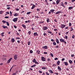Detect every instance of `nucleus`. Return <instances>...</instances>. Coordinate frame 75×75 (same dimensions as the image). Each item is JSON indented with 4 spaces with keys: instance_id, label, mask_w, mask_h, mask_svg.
I'll return each instance as SVG.
<instances>
[{
    "instance_id": "f257e3e1",
    "label": "nucleus",
    "mask_w": 75,
    "mask_h": 75,
    "mask_svg": "<svg viewBox=\"0 0 75 75\" xmlns=\"http://www.w3.org/2000/svg\"><path fill=\"white\" fill-rule=\"evenodd\" d=\"M60 41L62 42H64L65 44H67V42H66L64 39H60Z\"/></svg>"
},
{
    "instance_id": "f03ea898",
    "label": "nucleus",
    "mask_w": 75,
    "mask_h": 75,
    "mask_svg": "<svg viewBox=\"0 0 75 75\" xmlns=\"http://www.w3.org/2000/svg\"><path fill=\"white\" fill-rule=\"evenodd\" d=\"M18 20V18H15L12 20V21H14V22H16V21H17Z\"/></svg>"
},
{
    "instance_id": "7ed1b4c3",
    "label": "nucleus",
    "mask_w": 75,
    "mask_h": 75,
    "mask_svg": "<svg viewBox=\"0 0 75 75\" xmlns=\"http://www.w3.org/2000/svg\"><path fill=\"white\" fill-rule=\"evenodd\" d=\"M41 59L42 61H43V62H45V58L44 57H41Z\"/></svg>"
},
{
    "instance_id": "20e7f679",
    "label": "nucleus",
    "mask_w": 75,
    "mask_h": 75,
    "mask_svg": "<svg viewBox=\"0 0 75 75\" xmlns=\"http://www.w3.org/2000/svg\"><path fill=\"white\" fill-rule=\"evenodd\" d=\"M47 29H48V27H47L46 26L43 27L42 28V29L43 30H47Z\"/></svg>"
},
{
    "instance_id": "39448f33",
    "label": "nucleus",
    "mask_w": 75,
    "mask_h": 75,
    "mask_svg": "<svg viewBox=\"0 0 75 75\" xmlns=\"http://www.w3.org/2000/svg\"><path fill=\"white\" fill-rule=\"evenodd\" d=\"M14 58L15 60H16L17 59V55L16 54H15L14 55Z\"/></svg>"
},
{
    "instance_id": "423d86ee",
    "label": "nucleus",
    "mask_w": 75,
    "mask_h": 75,
    "mask_svg": "<svg viewBox=\"0 0 75 75\" xmlns=\"http://www.w3.org/2000/svg\"><path fill=\"white\" fill-rule=\"evenodd\" d=\"M61 28H64V27H65V26H66V25H65L64 24H61Z\"/></svg>"
},
{
    "instance_id": "0eeeda50",
    "label": "nucleus",
    "mask_w": 75,
    "mask_h": 75,
    "mask_svg": "<svg viewBox=\"0 0 75 75\" xmlns=\"http://www.w3.org/2000/svg\"><path fill=\"white\" fill-rule=\"evenodd\" d=\"M33 35L34 36H36V35H37V36H38V34L37 33V32L34 33H33Z\"/></svg>"
},
{
    "instance_id": "6e6552de",
    "label": "nucleus",
    "mask_w": 75,
    "mask_h": 75,
    "mask_svg": "<svg viewBox=\"0 0 75 75\" xmlns=\"http://www.w3.org/2000/svg\"><path fill=\"white\" fill-rule=\"evenodd\" d=\"M59 2H60V0H57L56 1V4L57 5L59 3Z\"/></svg>"
},
{
    "instance_id": "1a4fd4ad",
    "label": "nucleus",
    "mask_w": 75,
    "mask_h": 75,
    "mask_svg": "<svg viewBox=\"0 0 75 75\" xmlns=\"http://www.w3.org/2000/svg\"><path fill=\"white\" fill-rule=\"evenodd\" d=\"M22 27H23V28H25V29H26V26H25V25L22 24Z\"/></svg>"
},
{
    "instance_id": "9d476101",
    "label": "nucleus",
    "mask_w": 75,
    "mask_h": 75,
    "mask_svg": "<svg viewBox=\"0 0 75 75\" xmlns=\"http://www.w3.org/2000/svg\"><path fill=\"white\" fill-rule=\"evenodd\" d=\"M40 51L39 50H36V53H37L38 54H40Z\"/></svg>"
},
{
    "instance_id": "9b49d317",
    "label": "nucleus",
    "mask_w": 75,
    "mask_h": 75,
    "mask_svg": "<svg viewBox=\"0 0 75 75\" xmlns=\"http://www.w3.org/2000/svg\"><path fill=\"white\" fill-rule=\"evenodd\" d=\"M63 63H64V64H65V65L66 66H67V65H68V62H63Z\"/></svg>"
},
{
    "instance_id": "f8f14e48",
    "label": "nucleus",
    "mask_w": 75,
    "mask_h": 75,
    "mask_svg": "<svg viewBox=\"0 0 75 75\" xmlns=\"http://www.w3.org/2000/svg\"><path fill=\"white\" fill-rule=\"evenodd\" d=\"M58 69H59V71H61L62 70L61 68V67H60L59 66L58 67Z\"/></svg>"
},
{
    "instance_id": "ddd939ff",
    "label": "nucleus",
    "mask_w": 75,
    "mask_h": 75,
    "mask_svg": "<svg viewBox=\"0 0 75 75\" xmlns=\"http://www.w3.org/2000/svg\"><path fill=\"white\" fill-rule=\"evenodd\" d=\"M28 45H30L31 44V41H30V40L28 41Z\"/></svg>"
},
{
    "instance_id": "4468645a",
    "label": "nucleus",
    "mask_w": 75,
    "mask_h": 75,
    "mask_svg": "<svg viewBox=\"0 0 75 75\" xmlns=\"http://www.w3.org/2000/svg\"><path fill=\"white\" fill-rule=\"evenodd\" d=\"M56 41L57 43L59 44V40H58V39H56Z\"/></svg>"
},
{
    "instance_id": "2eb2a0df",
    "label": "nucleus",
    "mask_w": 75,
    "mask_h": 75,
    "mask_svg": "<svg viewBox=\"0 0 75 75\" xmlns=\"http://www.w3.org/2000/svg\"><path fill=\"white\" fill-rule=\"evenodd\" d=\"M48 71L50 72V73H51V74H53L54 73L53 72V71H52L51 70H48Z\"/></svg>"
},
{
    "instance_id": "dca6fc26",
    "label": "nucleus",
    "mask_w": 75,
    "mask_h": 75,
    "mask_svg": "<svg viewBox=\"0 0 75 75\" xmlns=\"http://www.w3.org/2000/svg\"><path fill=\"white\" fill-rule=\"evenodd\" d=\"M18 13H15L14 15V16H18Z\"/></svg>"
},
{
    "instance_id": "f3484780",
    "label": "nucleus",
    "mask_w": 75,
    "mask_h": 75,
    "mask_svg": "<svg viewBox=\"0 0 75 75\" xmlns=\"http://www.w3.org/2000/svg\"><path fill=\"white\" fill-rule=\"evenodd\" d=\"M59 64H60V61H58L57 62V64L58 65H59Z\"/></svg>"
},
{
    "instance_id": "a211bd4d",
    "label": "nucleus",
    "mask_w": 75,
    "mask_h": 75,
    "mask_svg": "<svg viewBox=\"0 0 75 75\" xmlns=\"http://www.w3.org/2000/svg\"><path fill=\"white\" fill-rule=\"evenodd\" d=\"M51 13H54V11H55V10L54 9H51L50 10Z\"/></svg>"
},
{
    "instance_id": "6ab92c4d",
    "label": "nucleus",
    "mask_w": 75,
    "mask_h": 75,
    "mask_svg": "<svg viewBox=\"0 0 75 75\" xmlns=\"http://www.w3.org/2000/svg\"><path fill=\"white\" fill-rule=\"evenodd\" d=\"M73 8V7H70L69 8V10H72V8Z\"/></svg>"
},
{
    "instance_id": "aec40b11",
    "label": "nucleus",
    "mask_w": 75,
    "mask_h": 75,
    "mask_svg": "<svg viewBox=\"0 0 75 75\" xmlns=\"http://www.w3.org/2000/svg\"><path fill=\"white\" fill-rule=\"evenodd\" d=\"M35 7V5H33L32 8H31V9H34V7Z\"/></svg>"
},
{
    "instance_id": "412c9836",
    "label": "nucleus",
    "mask_w": 75,
    "mask_h": 75,
    "mask_svg": "<svg viewBox=\"0 0 75 75\" xmlns=\"http://www.w3.org/2000/svg\"><path fill=\"white\" fill-rule=\"evenodd\" d=\"M47 23H49V21H50V19L49 18H47Z\"/></svg>"
},
{
    "instance_id": "4be33fe9",
    "label": "nucleus",
    "mask_w": 75,
    "mask_h": 75,
    "mask_svg": "<svg viewBox=\"0 0 75 75\" xmlns=\"http://www.w3.org/2000/svg\"><path fill=\"white\" fill-rule=\"evenodd\" d=\"M42 69H47V67H43L42 68Z\"/></svg>"
},
{
    "instance_id": "5701e85b",
    "label": "nucleus",
    "mask_w": 75,
    "mask_h": 75,
    "mask_svg": "<svg viewBox=\"0 0 75 75\" xmlns=\"http://www.w3.org/2000/svg\"><path fill=\"white\" fill-rule=\"evenodd\" d=\"M69 62L70 64H71L72 63V60H69Z\"/></svg>"
},
{
    "instance_id": "b1692460",
    "label": "nucleus",
    "mask_w": 75,
    "mask_h": 75,
    "mask_svg": "<svg viewBox=\"0 0 75 75\" xmlns=\"http://www.w3.org/2000/svg\"><path fill=\"white\" fill-rule=\"evenodd\" d=\"M11 41L12 42H14L15 41V40H14V38H13L12 39Z\"/></svg>"
},
{
    "instance_id": "393cba45",
    "label": "nucleus",
    "mask_w": 75,
    "mask_h": 75,
    "mask_svg": "<svg viewBox=\"0 0 75 75\" xmlns=\"http://www.w3.org/2000/svg\"><path fill=\"white\" fill-rule=\"evenodd\" d=\"M44 48H45V49H46V50H47V49L48 48V47H47V46H45L44 47Z\"/></svg>"
},
{
    "instance_id": "a878e982",
    "label": "nucleus",
    "mask_w": 75,
    "mask_h": 75,
    "mask_svg": "<svg viewBox=\"0 0 75 75\" xmlns=\"http://www.w3.org/2000/svg\"><path fill=\"white\" fill-rule=\"evenodd\" d=\"M44 33L43 34L44 36L45 37L47 35V33H45V32H44Z\"/></svg>"
},
{
    "instance_id": "bb28decb",
    "label": "nucleus",
    "mask_w": 75,
    "mask_h": 75,
    "mask_svg": "<svg viewBox=\"0 0 75 75\" xmlns=\"http://www.w3.org/2000/svg\"><path fill=\"white\" fill-rule=\"evenodd\" d=\"M30 54H33V51L32 50H30Z\"/></svg>"
},
{
    "instance_id": "cd10ccee",
    "label": "nucleus",
    "mask_w": 75,
    "mask_h": 75,
    "mask_svg": "<svg viewBox=\"0 0 75 75\" xmlns=\"http://www.w3.org/2000/svg\"><path fill=\"white\" fill-rule=\"evenodd\" d=\"M64 38L66 39V40H68V36H65L64 37Z\"/></svg>"
},
{
    "instance_id": "c85d7f7f",
    "label": "nucleus",
    "mask_w": 75,
    "mask_h": 75,
    "mask_svg": "<svg viewBox=\"0 0 75 75\" xmlns=\"http://www.w3.org/2000/svg\"><path fill=\"white\" fill-rule=\"evenodd\" d=\"M53 45H56L57 44L56 43V42H55L54 41L53 42Z\"/></svg>"
},
{
    "instance_id": "c756f323",
    "label": "nucleus",
    "mask_w": 75,
    "mask_h": 75,
    "mask_svg": "<svg viewBox=\"0 0 75 75\" xmlns=\"http://www.w3.org/2000/svg\"><path fill=\"white\" fill-rule=\"evenodd\" d=\"M47 33H49L50 34H52V32L50 31V30H47Z\"/></svg>"
},
{
    "instance_id": "7c9ffc66",
    "label": "nucleus",
    "mask_w": 75,
    "mask_h": 75,
    "mask_svg": "<svg viewBox=\"0 0 75 75\" xmlns=\"http://www.w3.org/2000/svg\"><path fill=\"white\" fill-rule=\"evenodd\" d=\"M36 66V65L35 64H34L31 66V68H34V67H35Z\"/></svg>"
},
{
    "instance_id": "2f4dec72",
    "label": "nucleus",
    "mask_w": 75,
    "mask_h": 75,
    "mask_svg": "<svg viewBox=\"0 0 75 75\" xmlns=\"http://www.w3.org/2000/svg\"><path fill=\"white\" fill-rule=\"evenodd\" d=\"M36 61V60L35 59H34L33 61V62H35Z\"/></svg>"
},
{
    "instance_id": "473e14b6",
    "label": "nucleus",
    "mask_w": 75,
    "mask_h": 75,
    "mask_svg": "<svg viewBox=\"0 0 75 75\" xmlns=\"http://www.w3.org/2000/svg\"><path fill=\"white\" fill-rule=\"evenodd\" d=\"M51 61V60H50V59L49 58H48L47 59V61L48 62H50Z\"/></svg>"
},
{
    "instance_id": "72a5a7b5",
    "label": "nucleus",
    "mask_w": 75,
    "mask_h": 75,
    "mask_svg": "<svg viewBox=\"0 0 75 75\" xmlns=\"http://www.w3.org/2000/svg\"><path fill=\"white\" fill-rule=\"evenodd\" d=\"M50 55H51V56H52V57H54L53 54H52V53H50Z\"/></svg>"
},
{
    "instance_id": "f704fd0d",
    "label": "nucleus",
    "mask_w": 75,
    "mask_h": 75,
    "mask_svg": "<svg viewBox=\"0 0 75 75\" xmlns=\"http://www.w3.org/2000/svg\"><path fill=\"white\" fill-rule=\"evenodd\" d=\"M35 18H39V17L37 16H35Z\"/></svg>"
},
{
    "instance_id": "c9c22d12",
    "label": "nucleus",
    "mask_w": 75,
    "mask_h": 75,
    "mask_svg": "<svg viewBox=\"0 0 75 75\" xmlns=\"http://www.w3.org/2000/svg\"><path fill=\"white\" fill-rule=\"evenodd\" d=\"M6 23L7 25L8 26H9V23H8V22H6Z\"/></svg>"
},
{
    "instance_id": "e433bc0d",
    "label": "nucleus",
    "mask_w": 75,
    "mask_h": 75,
    "mask_svg": "<svg viewBox=\"0 0 75 75\" xmlns=\"http://www.w3.org/2000/svg\"><path fill=\"white\" fill-rule=\"evenodd\" d=\"M3 12H4L3 11H0V14H2V13H3Z\"/></svg>"
},
{
    "instance_id": "4c0bfd02",
    "label": "nucleus",
    "mask_w": 75,
    "mask_h": 75,
    "mask_svg": "<svg viewBox=\"0 0 75 75\" xmlns=\"http://www.w3.org/2000/svg\"><path fill=\"white\" fill-rule=\"evenodd\" d=\"M56 66H57V65H56V64H53L52 67H56Z\"/></svg>"
},
{
    "instance_id": "58836bf2",
    "label": "nucleus",
    "mask_w": 75,
    "mask_h": 75,
    "mask_svg": "<svg viewBox=\"0 0 75 75\" xmlns=\"http://www.w3.org/2000/svg\"><path fill=\"white\" fill-rule=\"evenodd\" d=\"M16 11H19V9H18L17 8H16Z\"/></svg>"
},
{
    "instance_id": "ea45409f",
    "label": "nucleus",
    "mask_w": 75,
    "mask_h": 75,
    "mask_svg": "<svg viewBox=\"0 0 75 75\" xmlns=\"http://www.w3.org/2000/svg\"><path fill=\"white\" fill-rule=\"evenodd\" d=\"M6 59H6V58H3V59H2V60H6Z\"/></svg>"
},
{
    "instance_id": "a19ab883",
    "label": "nucleus",
    "mask_w": 75,
    "mask_h": 75,
    "mask_svg": "<svg viewBox=\"0 0 75 75\" xmlns=\"http://www.w3.org/2000/svg\"><path fill=\"white\" fill-rule=\"evenodd\" d=\"M31 13V12H28L27 13V14H29Z\"/></svg>"
},
{
    "instance_id": "79ce46f5",
    "label": "nucleus",
    "mask_w": 75,
    "mask_h": 75,
    "mask_svg": "<svg viewBox=\"0 0 75 75\" xmlns=\"http://www.w3.org/2000/svg\"><path fill=\"white\" fill-rule=\"evenodd\" d=\"M71 30H70L71 31H73V28L72 27H71Z\"/></svg>"
},
{
    "instance_id": "37998d69",
    "label": "nucleus",
    "mask_w": 75,
    "mask_h": 75,
    "mask_svg": "<svg viewBox=\"0 0 75 75\" xmlns=\"http://www.w3.org/2000/svg\"><path fill=\"white\" fill-rule=\"evenodd\" d=\"M35 63L36 64H39L38 62L36 61L35 62Z\"/></svg>"
},
{
    "instance_id": "c03bdc74",
    "label": "nucleus",
    "mask_w": 75,
    "mask_h": 75,
    "mask_svg": "<svg viewBox=\"0 0 75 75\" xmlns=\"http://www.w3.org/2000/svg\"><path fill=\"white\" fill-rule=\"evenodd\" d=\"M28 34H29V35H30V34H31V31H29V32H28Z\"/></svg>"
},
{
    "instance_id": "a18cd8bd",
    "label": "nucleus",
    "mask_w": 75,
    "mask_h": 75,
    "mask_svg": "<svg viewBox=\"0 0 75 75\" xmlns=\"http://www.w3.org/2000/svg\"><path fill=\"white\" fill-rule=\"evenodd\" d=\"M7 21H2V22L3 23H6Z\"/></svg>"
},
{
    "instance_id": "49530a36",
    "label": "nucleus",
    "mask_w": 75,
    "mask_h": 75,
    "mask_svg": "<svg viewBox=\"0 0 75 75\" xmlns=\"http://www.w3.org/2000/svg\"><path fill=\"white\" fill-rule=\"evenodd\" d=\"M71 25H72V24H71V23H69V27H71Z\"/></svg>"
},
{
    "instance_id": "de8ad7c7",
    "label": "nucleus",
    "mask_w": 75,
    "mask_h": 75,
    "mask_svg": "<svg viewBox=\"0 0 75 75\" xmlns=\"http://www.w3.org/2000/svg\"><path fill=\"white\" fill-rule=\"evenodd\" d=\"M39 72V73H40V74H42V72L41 71L39 70L38 71Z\"/></svg>"
},
{
    "instance_id": "09e8293b",
    "label": "nucleus",
    "mask_w": 75,
    "mask_h": 75,
    "mask_svg": "<svg viewBox=\"0 0 75 75\" xmlns=\"http://www.w3.org/2000/svg\"><path fill=\"white\" fill-rule=\"evenodd\" d=\"M72 38H74V37H75V35H73L72 36Z\"/></svg>"
},
{
    "instance_id": "8fccbe9b",
    "label": "nucleus",
    "mask_w": 75,
    "mask_h": 75,
    "mask_svg": "<svg viewBox=\"0 0 75 75\" xmlns=\"http://www.w3.org/2000/svg\"><path fill=\"white\" fill-rule=\"evenodd\" d=\"M52 2H53L52 3V4H54V5L56 3H55V2H54L53 1Z\"/></svg>"
},
{
    "instance_id": "3c124183",
    "label": "nucleus",
    "mask_w": 75,
    "mask_h": 75,
    "mask_svg": "<svg viewBox=\"0 0 75 75\" xmlns=\"http://www.w3.org/2000/svg\"><path fill=\"white\" fill-rule=\"evenodd\" d=\"M46 74L47 75H50V74H48V73L47 72H46Z\"/></svg>"
},
{
    "instance_id": "603ef678",
    "label": "nucleus",
    "mask_w": 75,
    "mask_h": 75,
    "mask_svg": "<svg viewBox=\"0 0 75 75\" xmlns=\"http://www.w3.org/2000/svg\"><path fill=\"white\" fill-rule=\"evenodd\" d=\"M16 39H18V40H20V38L19 37H16Z\"/></svg>"
},
{
    "instance_id": "864d4df0",
    "label": "nucleus",
    "mask_w": 75,
    "mask_h": 75,
    "mask_svg": "<svg viewBox=\"0 0 75 75\" xmlns=\"http://www.w3.org/2000/svg\"><path fill=\"white\" fill-rule=\"evenodd\" d=\"M10 14L11 16H12V12L11 11H10Z\"/></svg>"
},
{
    "instance_id": "5fc2aeb1",
    "label": "nucleus",
    "mask_w": 75,
    "mask_h": 75,
    "mask_svg": "<svg viewBox=\"0 0 75 75\" xmlns=\"http://www.w3.org/2000/svg\"><path fill=\"white\" fill-rule=\"evenodd\" d=\"M64 4H65V5H67V4H68V3H67V2H65Z\"/></svg>"
},
{
    "instance_id": "6e6d98bb",
    "label": "nucleus",
    "mask_w": 75,
    "mask_h": 75,
    "mask_svg": "<svg viewBox=\"0 0 75 75\" xmlns=\"http://www.w3.org/2000/svg\"><path fill=\"white\" fill-rule=\"evenodd\" d=\"M2 27L4 28H6V27H5V26L4 25L2 26Z\"/></svg>"
},
{
    "instance_id": "4d7b16f0",
    "label": "nucleus",
    "mask_w": 75,
    "mask_h": 75,
    "mask_svg": "<svg viewBox=\"0 0 75 75\" xmlns=\"http://www.w3.org/2000/svg\"><path fill=\"white\" fill-rule=\"evenodd\" d=\"M56 14H59V12L58 11L56 13Z\"/></svg>"
},
{
    "instance_id": "13d9d810",
    "label": "nucleus",
    "mask_w": 75,
    "mask_h": 75,
    "mask_svg": "<svg viewBox=\"0 0 75 75\" xmlns=\"http://www.w3.org/2000/svg\"><path fill=\"white\" fill-rule=\"evenodd\" d=\"M13 66H12L10 69V71H11V70L12 69V68H13Z\"/></svg>"
},
{
    "instance_id": "bf43d9fd",
    "label": "nucleus",
    "mask_w": 75,
    "mask_h": 75,
    "mask_svg": "<svg viewBox=\"0 0 75 75\" xmlns=\"http://www.w3.org/2000/svg\"><path fill=\"white\" fill-rule=\"evenodd\" d=\"M61 6H64V3H62Z\"/></svg>"
},
{
    "instance_id": "052dcab7",
    "label": "nucleus",
    "mask_w": 75,
    "mask_h": 75,
    "mask_svg": "<svg viewBox=\"0 0 75 75\" xmlns=\"http://www.w3.org/2000/svg\"><path fill=\"white\" fill-rule=\"evenodd\" d=\"M72 3H74V1H75V0H71Z\"/></svg>"
},
{
    "instance_id": "680f3d73",
    "label": "nucleus",
    "mask_w": 75,
    "mask_h": 75,
    "mask_svg": "<svg viewBox=\"0 0 75 75\" xmlns=\"http://www.w3.org/2000/svg\"><path fill=\"white\" fill-rule=\"evenodd\" d=\"M7 63H10V59H9L8 60L7 62Z\"/></svg>"
},
{
    "instance_id": "e2e57ef3",
    "label": "nucleus",
    "mask_w": 75,
    "mask_h": 75,
    "mask_svg": "<svg viewBox=\"0 0 75 75\" xmlns=\"http://www.w3.org/2000/svg\"><path fill=\"white\" fill-rule=\"evenodd\" d=\"M69 33V32H66L65 33V34H66V35H67V34H68Z\"/></svg>"
},
{
    "instance_id": "0e129e2a",
    "label": "nucleus",
    "mask_w": 75,
    "mask_h": 75,
    "mask_svg": "<svg viewBox=\"0 0 75 75\" xmlns=\"http://www.w3.org/2000/svg\"><path fill=\"white\" fill-rule=\"evenodd\" d=\"M17 42H18V43H21L20 40H18Z\"/></svg>"
},
{
    "instance_id": "69168bd1",
    "label": "nucleus",
    "mask_w": 75,
    "mask_h": 75,
    "mask_svg": "<svg viewBox=\"0 0 75 75\" xmlns=\"http://www.w3.org/2000/svg\"><path fill=\"white\" fill-rule=\"evenodd\" d=\"M54 31H58V29H55L54 30Z\"/></svg>"
},
{
    "instance_id": "338daca9",
    "label": "nucleus",
    "mask_w": 75,
    "mask_h": 75,
    "mask_svg": "<svg viewBox=\"0 0 75 75\" xmlns=\"http://www.w3.org/2000/svg\"><path fill=\"white\" fill-rule=\"evenodd\" d=\"M51 41H52V42H54V40H53V39H51Z\"/></svg>"
},
{
    "instance_id": "774afa93",
    "label": "nucleus",
    "mask_w": 75,
    "mask_h": 75,
    "mask_svg": "<svg viewBox=\"0 0 75 75\" xmlns=\"http://www.w3.org/2000/svg\"><path fill=\"white\" fill-rule=\"evenodd\" d=\"M65 60V58H63V59H62V60L63 61H64V60Z\"/></svg>"
}]
</instances>
